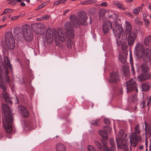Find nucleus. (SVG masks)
I'll list each match as a JSON object with an SVG mask.
<instances>
[{
  "label": "nucleus",
  "instance_id": "1",
  "mask_svg": "<svg viewBox=\"0 0 151 151\" xmlns=\"http://www.w3.org/2000/svg\"><path fill=\"white\" fill-rule=\"evenodd\" d=\"M64 27L66 33L65 35L61 29H58L57 31L55 29H53L55 41L56 44H58L59 40L62 42L65 41L68 42L70 38H73L74 37L73 30L71 24L69 22H67L65 24Z\"/></svg>",
  "mask_w": 151,
  "mask_h": 151
},
{
  "label": "nucleus",
  "instance_id": "2",
  "mask_svg": "<svg viewBox=\"0 0 151 151\" xmlns=\"http://www.w3.org/2000/svg\"><path fill=\"white\" fill-rule=\"evenodd\" d=\"M14 35L18 40H21L24 39L27 42H30L33 39L32 31L29 26L27 25H24L22 28L15 27L14 30Z\"/></svg>",
  "mask_w": 151,
  "mask_h": 151
},
{
  "label": "nucleus",
  "instance_id": "3",
  "mask_svg": "<svg viewBox=\"0 0 151 151\" xmlns=\"http://www.w3.org/2000/svg\"><path fill=\"white\" fill-rule=\"evenodd\" d=\"M2 110L4 116L3 120V126L6 132L9 133L12 130V114L9 107L6 104L2 105Z\"/></svg>",
  "mask_w": 151,
  "mask_h": 151
},
{
  "label": "nucleus",
  "instance_id": "4",
  "mask_svg": "<svg viewBox=\"0 0 151 151\" xmlns=\"http://www.w3.org/2000/svg\"><path fill=\"white\" fill-rule=\"evenodd\" d=\"M135 50V54L137 59H140L142 58L143 61L149 60L151 55V50L149 49L145 50L143 45L140 43H138L136 46Z\"/></svg>",
  "mask_w": 151,
  "mask_h": 151
},
{
  "label": "nucleus",
  "instance_id": "5",
  "mask_svg": "<svg viewBox=\"0 0 151 151\" xmlns=\"http://www.w3.org/2000/svg\"><path fill=\"white\" fill-rule=\"evenodd\" d=\"M127 136L126 134H124L122 129H120L117 136H116V140L117 146L120 149H124V151H131V146L127 142Z\"/></svg>",
  "mask_w": 151,
  "mask_h": 151
},
{
  "label": "nucleus",
  "instance_id": "6",
  "mask_svg": "<svg viewBox=\"0 0 151 151\" xmlns=\"http://www.w3.org/2000/svg\"><path fill=\"white\" fill-rule=\"evenodd\" d=\"M108 129H109V131H110V128L109 127L107 126H104V131L101 130L99 131V134L104 139H101V142L103 144V147H102L99 141H95V145L99 150H101L102 148L104 149V146H107L106 140L107 139V132L108 131Z\"/></svg>",
  "mask_w": 151,
  "mask_h": 151
},
{
  "label": "nucleus",
  "instance_id": "7",
  "mask_svg": "<svg viewBox=\"0 0 151 151\" xmlns=\"http://www.w3.org/2000/svg\"><path fill=\"white\" fill-rule=\"evenodd\" d=\"M141 131L140 129L139 124L136 125L135 127L134 131L129 136L130 142L132 146L135 147L136 146L137 142L140 140V136L138 135L140 134Z\"/></svg>",
  "mask_w": 151,
  "mask_h": 151
},
{
  "label": "nucleus",
  "instance_id": "8",
  "mask_svg": "<svg viewBox=\"0 0 151 151\" xmlns=\"http://www.w3.org/2000/svg\"><path fill=\"white\" fill-rule=\"evenodd\" d=\"M117 17V15L114 13L109 15V18L110 20L111 19V18L114 19L113 31L114 35L116 37H117V35L122 34V33L123 29L122 26L116 22Z\"/></svg>",
  "mask_w": 151,
  "mask_h": 151
},
{
  "label": "nucleus",
  "instance_id": "9",
  "mask_svg": "<svg viewBox=\"0 0 151 151\" xmlns=\"http://www.w3.org/2000/svg\"><path fill=\"white\" fill-rule=\"evenodd\" d=\"M6 44L10 50H13L15 47V41L14 37L12 33L10 32L6 33L5 36Z\"/></svg>",
  "mask_w": 151,
  "mask_h": 151
},
{
  "label": "nucleus",
  "instance_id": "10",
  "mask_svg": "<svg viewBox=\"0 0 151 151\" xmlns=\"http://www.w3.org/2000/svg\"><path fill=\"white\" fill-rule=\"evenodd\" d=\"M88 17L86 14L84 12H79L78 16L76 17V22L77 24H78L86 25L88 24L87 22Z\"/></svg>",
  "mask_w": 151,
  "mask_h": 151
},
{
  "label": "nucleus",
  "instance_id": "11",
  "mask_svg": "<svg viewBox=\"0 0 151 151\" xmlns=\"http://www.w3.org/2000/svg\"><path fill=\"white\" fill-rule=\"evenodd\" d=\"M142 74L138 77V80L140 82L147 80L150 77V75L147 73V68L145 64H142L141 67Z\"/></svg>",
  "mask_w": 151,
  "mask_h": 151
},
{
  "label": "nucleus",
  "instance_id": "12",
  "mask_svg": "<svg viewBox=\"0 0 151 151\" xmlns=\"http://www.w3.org/2000/svg\"><path fill=\"white\" fill-rule=\"evenodd\" d=\"M124 85L126 87L127 93L134 90L136 92H137L135 82L133 79H131L128 81L126 82Z\"/></svg>",
  "mask_w": 151,
  "mask_h": 151
},
{
  "label": "nucleus",
  "instance_id": "13",
  "mask_svg": "<svg viewBox=\"0 0 151 151\" xmlns=\"http://www.w3.org/2000/svg\"><path fill=\"white\" fill-rule=\"evenodd\" d=\"M145 145L146 149H147L148 146V141L147 138H150L151 136V123L149 124L146 122H145Z\"/></svg>",
  "mask_w": 151,
  "mask_h": 151
},
{
  "label": "nucleus",
  "instance_id": "14",
  "mask_svg": "<svg viewBox=\"0 0 151 151\" xmlns=\"http://www.w3.org/2000/svg\"><path fill=\"white\" fill-rule=\"evenodd\" d=\"M137 37L135 32L132 31L129 33L127 38V42L129 45L132 46L133 45Z\"/></svg>",
  "mask_w": 151,
  "mask_h": 151
},
{
  "label": "nucleus",
  "instance_id": "15",
  "mask_svg": "<svg viewBox=\"0 0 151 151\" xmlns=\"http://www.w3.org/2000/svg\"><path fill=\"white\" fill-rule=\"evenodd\" d=\"M119 80V76L117 72L113 71L110 74L109 81L111 83H116Z\"/></svg>",
  "mask_w": 151,
  "mask_h": 151
},
{
  "label": "nucleus",
  "instance_id": "16",
  "mask_svg": "<svg viewBox=\"0 0 151 151\" xmlns=\"http://www.w3.org/2000/svg\"><path fill=\"white\" fill-rule=\"evenodd\" d=\"M117 37H118L116 39V43L118 45H121L126 42L127 37L124 33L117 35Z\"/></svg>",
  "mask_w": 151,
  "mask_h": 151
},
{
  "label": "nucleus",
  "instance_id": "17",
  "mask_svg": "<svg viewBox=\"0 0 151 151\" xmlns=\"http://www.w3.org/2000/svg\"><path fill=\"white\" fill-rule=\"evenodd\" d=\"M46 42L49 43H52L53 40V34L52 30L48 29L47 30L46 34Z\"/></svg>",
  "mask_w": 151,
  "mask_h": 151
},
{
  "label": "nucleus",
  "instance_id": "18",
  "mask_svg": "<svg viewBox=\"0 0 151 151\" xmlns=\"http://www.w3.org/2000/svg\"><path fill=\"white\" fill-rule=\"evenodd\" d=\"M112 28V24L109 20L105 22L103 24V30L104 33H107Z\"/></svg>",
  "mask_w": 151,
  "mask_h": 151
},
{
  "label": "nucleus",
  "instance_id": "19",
  "mask_svg": "<svg viewBox=\"0 0 151 151\" xmlns=\"http://www.w3.org/2000/svg\"><path fill=\"white\" fill-rule=\"evenodd\" d=\"M109 142L111 147L109 148L107 146H104L103 149L104 151H116L114 139L112 138L110 139Z\"/></svg>",
  "mask_w": 151,
  "mask_h": 151
},
{
  "label": "nucleus",
  "instance_id": "20",
  "mask_svg": "<svg viewBox=\"0 0 151 151\" xmlns=\"http://www.w3.org/2000/svg\"><path fill=\"white\" fill-rule=\"evenodd\" d=\"M19 112L24 117H27L29 116V113L27 109L24 107L19 106L18 107Z\"/></svg>",
  "mask_w": 151,
  "mask_h": 151
},
{
  "label": "nucleus",
  "instance_id": "21",
  "mask_svg": "<svg viewBox=\"0 0 151 151\" xmlns=\"http://www.w3.org/2000/svg\"><path fill=\"white\" fill-rule=\"evenodd\" d=\"M150 102H151V98L150 97H147L142 103L140 104V107L142 108L146 106H147Z\"/></svg>",
  "mask_w": 151,
  "mask_h": 151
},
{
  "label": "nucleus",
  "instance_id": "22",
  "mask_svg": "<svg viewBox=\"0 0 151 151\" xmlns=\"http://www.w3.org/2000/svg\"><path fill=\"white\" fill-rule=\"evenodd\" d=\"M56 151H65V148L64 145L61 143H59L56 145Z\"/></svg>",
  "mask_w": 151,
  "mask_h": 151
},
{
  "label": "nucleus",
  "instance_id": "23",
  "mask_svg": "<svg viewBox=\"0 0 151 151\" xmlns=\"http://www.w3.org/2000/svg\"><path fill=\"white\" fill-rule=\"evenodd\" d=\"M142 87L143 91H147L150 88V84L148 83H143L142 84Z\"/></svg>",
  "mask_w": 151,
  "mask_h": 151
},
{
  "label": "nucleus",
  "instance_id": "24",
  "mask_svg": "<svg viewBox=\"0 0 151 151\" xmlns=\"http://www.w3.org/2000/svg\"><path fill=\"white\" fill-rule=\"evenodd\" d=\"M144 43L147 46H150L151 45V36L150 35L146 37L144 40Z\"/></svg>",
  "mask_w": 151,
  "mask_h": 151
},
{
  "label": "nucleus",
  "instance_id": "25",
  "mask_svg": "<svg viewBox=\"0 0 151 151\" xmlns=\"http://www.w3.org/2000/svg\"><path fill=\"white\" fill-rule=\"evenodd\" d=\"M122 71L124 76H126L127 77H129V72L127 67L126 66L123 67Z\"/></svg>",
  "mask_w": 151,
  "mask_h": 151
},
{
  "label": "nucleus",
  "instance_id": "26",
  "mask_svg": "<svg viewBox=\"0 0 151 151\" xmlns=\"http://www.w3.org/2000/svg\"><path fill=\"white\" fill-rule=\"evenodd\" d=\"M129 101L130 103L132 102L133 103H135L137 101V99L136 95H131L129 98Z\"/></svg>",
  "mask_w": 151,
  "mask_h": 151
},
{
  "label": "nucleus",
  "instance_id": "27",
  "mask_svg": "<svg viewBox=\"0 0 151 151\" xmlns=\"http://www.w3.org/2000/svg\"><path fill=\"white\" fill-rule=\"evenodd\" d=\"M126 32L127 33H129L132 29V26L130 23L128 22H126Z\"/></svg>",
  "mask_w": 151,
  "mask_h": 151
},
{
  "label": "nucleus",
  "instance_id": "28",
  "mask_svg": "<svg viewBox=\"0 0 151 151\" xmlns=\"http://www.w3.org/2000/svg\"><path fill=\"white\" fill-rule=\"evenodd\" d=\"M129 61H130V64L131 66L132 71V72L133 74L134 75L135 74L134 69L133 67V59L131 52H130V54Z\"/></svg>",
  "mask_w": 151,
  "mask_h": 151
},
{
  "label": "nucleus",
  "instance_id": "29",
  "mask_svg": "<svg viewBox=\"0 0 151 151\" xmlns=\"http://www.w3.org/2000/svg\"><path fill=\"white\" fill-rule=\"evenodd\" d=\"M106 13V11L105 10L103 9L101 10L99 12V16L100 19H101L102 18H103L104 15Z\"/></svg>",
  "mask_w": 151,
  "mask_h": 151
},
{
  "label": "nucleus",
  "instance_id": "30",
  "mask_svg": "<svg viewBox=\"0 0 151 151\" xmlns=\"http://www.w3.org/2000/svg\"><path fill=\"white\" fill-rule=\"evenodd\" d=\"M114 4L118 8L121 9L125 10V9L124 7L121 3L117 1H115L114 2Z\"/></svg>",
  "mask_w": 151,
  "mask_h": 151
},
{
  "label": "nucleus",
  "instance_id": "31",
  "mask_svg": "<svg viewBox=\"0 0 151 151\" xmlns=\"http://www.w3.org/2000/svg\"><path fill=\"white\" fill-rule=\"evenodd\" d=\"M70 19L71 22L73 23L74 27L76 26V16L75 15H71L70 17Z\"/></svg>",
  "mask_w": 151,
  "mask_h": 151
},
{
  "label": "nucleus",
  "instance_id": "32",
  "mask_svg": "<svg viewBox=\"0 0 151 151\" xmlns=\"http://www.w3.org/2000/svg\"><path fill=\"white\" fill-rule=\"evenodd\" d=\"M93 2V0H88L82 1L81 4L84 5H87L90 4Z\"/></svg>",
  "mask_w": 151,
  "mask_h": 151
},
{
  "label": "nucleus",
  "instance_id": "33",
  "mask_svg": "<svg viewBox=\"0 0 151 151\" xmlns=\"http://www.w3.org/2000/svg\"><path fill=\"white\" fill-rule=\"evenodd\" d=\"M135 23L138 25H141L143 24V22H142L140 19L138 17H137L134 20Z\"/></svg>",
  "mask_w": 151,
  "mask_h": 151
},
{
  "label": "nucleus",
  "instance_id": "34",
  "mask_svg": "<svg viewBox=\"0 0 151 151\" xmlns=\"http://www.w3.org/2000/svg\"><path fill=\"white\" fill-rule=\"evenodd\" d=\"M119 59L120 61L122 63H124L126 62V58L125 55L123 56L122 55H119Z\"/></svg>",
  "mask_w": 151,
  "mask_h": 151
},
{
  "label": "nucleus",
  "instance_id": "35",
  "mask_svg": "<svg viewBox=\"0 0 151 151\" xmlns=\"http://www.w3.org/2000/svg\"><path fill=\"white\" fill-rule=\"evenodd\" d=\"M7 1H9L7 4L10 5H14L17 3V0H7Z\"/></svg>",
  "mask_w": 151,
  "mask_h": 151
},
{
  "label": "nucleus",
  "instance_id": "36",
  "mask_svg": "<svg viewBox=\"0 0 151 151\" xmlns=\"http://www.w3.org/2000/svg\"><path fill=\"white\" fill-rule=\"evenodd\" d=\"M12 12V11L10 9H5L4 12L0 14L1 15H2L5 14L7 13H11Z\"/></svg>",
  "mask_w": 151,
  "mask_h": 151
},
{
  "label": "nucleus",
  "instance_id": "37",
  "mask_svg": "<svg viewBox=\"0 0 151 151\" xmlns=\"http://www.w3.org/2000/svg\"><path fill=\"white\" fill-rule=\"evenodd\" d=\"M122 45V50H125L127 48L128 46L126 42Z\"/></svg>",
  "mask_w": 151,
  "mask_h": 151
},
{
  "label": "nucleus",
  "instance_id": "38",
  "mask_svg": "<svg viewBox=\"0 0 151 151\" xmlns=\"http://www.w3.org/2000/svg\"><path fill=\"white\" fill-rule=\"evenodd\" d=\"M88 151H96L94 148L91 145H89L87 147Z\"/></svg>",
  "mask_w": 151,
  "mask_h": 151
},
{
  "label": "nucleus",
  "instance_id": "39",
  "mask_svg": "<svg viewBox=\"0 0 151 151\" xmlns=\"http://www.w3.org/2000/svg\"><path fill=\"white\" fill-rule=\"evenodd\" d=\"M143 20L145 21V26L147 27H149L150 23V21L147 19H144Z\"/></svg>",
  "mask_w": 151,
  "mask_h": 151
},
{
  "label": "nucleus",
  "instance_id": "40",
  "mask_svg": "<svg viewBox=\"0 0 151 151\" xmlns=\"http://www.w3.org/2000/svg\"><path fill=\"white\" fill-rule=\"evenodd\" d=\"M143 16V19H145L147 16L148 14L147 12H143L142 14Z\"/></svg>",
  "mask_w": 151,
  "mask_h": 151
},
{
  "label": "nucleus",
  "instance_id": "41",
  "mask_svg": "<svg viewBox=\"0 0 151 151\" xmlns=\"http://www.w3.org/2000/svg\"><path fill=\"white\" fill-rule=\"evenodd\" d=\"M21 15H19V16H18L12 17L11 18V20L12 21L15 20L17 19H18L20 17H21Z\"/></svg>",
  "mask_w": 151,
  "mask_h": 151
},
{
  "label": "nucleus",
  "instance_id": "42",
  "mask_svg": "<svg viewBox=\"0 0 151 151\" xmlns=\"http://www.w3.org/2000/svg\"><path fill=\"white\" fill-rule=\"evenodd\" d=\"M98 121V120L96 119L94 121L93 120V122L92 123V124H93L94 125L98 126L99 125Z\"/></svg>",
  "mask_w": 151,
  "mask_h": 151
},
{
  "label": "nucleus",
  "instance_id": "43",
  "mask_svg": "<svg viewBox=\"0 0 151 151\" xmlns=\"http://www.w3.org/2000/svg\"><path fill=\"white\" fill-rule=\"evenodd\" d=\"M133 12L134 15H137L139 13V12L138 11L137 9H133Z\"/></svg>",
  "mask_w": 151,
  "mask_h": 151
},
{
  "label": "nucleus",
  "instance_id": "44",
  "mask_svg": "<svg viewBox=\"0 0 151 151\" xmlns=\"http://www.w3.org/2000/svg\"><path fill=\"white\" fill-rule=\"evenodd\" d=\"M107 5V3L106 2H103L99 5V6H106Z\"/></svg>",
  "mask_w": 151,
  "mask_h": 151
},
{
  "label": "nucleus",
  "instance_id": "45",
  "mask_svg": "<svg viewBox=\"0 0 151 151\" xmlns=\"http://www.w3.org/2000/svg\"><path fill=\"white\" fill-rule=\"evenodd\" d=\"M104 122L106 124H109L110 123L109 120L108 119H105L104 120Z\"/></svg>",
  "mask_w": 151,
  "mask_h": 151
},
{
  "label": "nucleus",
  "instance_id": "46",
  "mask_svg": "<svg viewBox=\"0 0 151 151\" xmlns=\"http://www.w3.org/2000/svg\"><path fill=\"white\" fill-rule=\"evenodd\" d=\"M60 3L59 2V0L58 1H57L53 3V6H57L58 4H60Z\"/></svg>",
  "mask_w": 151,
  "mask_h": 151
},
{
  "label": "nucleus",
  "instance_id": "47",
  "mask_svg": "<svg viewBox=\"0 0 151 151\" xmlns=\"http://www.w3.org/2000/svg\"><path fill=\"white\" fill-rule=\"evenodd\" d=\"M66 0H59V3H60V4H63V3H64L66 1Z\"/></svg>",
  "mask_w": 151,
  "mask_h": 151
},
{
  "label": "nucleus",
  "instance_id": "48",
  "mask_svg": "<svg viewBox=\"0 0 151 151\" xmlns=\"http://www.w3.org/2000/svg\"><path fill=\"white\" fill-rule=\"evenodd\" d=\"M42 17L45 19H48L49 18V17L48 15L43 16Z\"/></svg>",
  "mask_w": 151,
  "mask_h": 151
},
{
  "label": "nucleus",
  "instance_id": "49",
  "mask_svg": "<svg viewBox=\"0 0 151 151\" xmlns=\"http://www.w3.org/2000/svg\"><path fill=\"white\" fill-rule=\"evenodd\" d=\"M7 18V16H4L2 19V22H4L5 20Z\"/></svg>",
  "mask_w": 151,
  "mask_h": 151
},
{
  "label": "nucleus",
  "instance_id": "50",
  "mask_svg": "<svg viewBox=\"0 0 151 151\" xmlns=\"http://www.w3.org/2000/svg\"><path fill=\"white\" fill-rule=\"evenodd\" d=\"M137 9V10L139 12L140 11L141 12L142 11V7L141 6L138 8Z\"/></svg>",
  "mask_w": 151,
  "mask_h": 151
},
{
  "label": "nucleus",
  "instance_id": "51",
  "mask_svg": "<svg viewBox=\"0 0 151 151\" xmlns=\"http://www.w3.org/2000/svg\"><path fill=\"white\" fill-rule=\"evenodd\" d=\"M43 6L42 5V4H41V5H39L38 8H37V9H41L42 8V7H43Z\"/></svg>",
  "mask_w": 151,
  "mask_h": 151
},
{
  "label": "nucleus",
  "instance_id": "52",
  "mask_svg": "<svg viewBox=\"0 0 151 151\" xmlns=\"http://www.w3.org/2000/svg\"><path fill=\"white\" fill-rule=\"evenodd\" d=\"M69 9H67L63 13V15L64 16H65V14L67 13L68 12H69Z\"/></svg>",
  "mask_w": 151,
  "mask_h": 151
},
{
  "label": "nucleus",
  "instance_id": "53",
  "mask_svg": "<svg viewBox=\"0 0 151 151\" xmlns=\"http://www.w3.org/2000/svg\"><path fill=\"white\" fill-rule=\"evenodd\" d=\"M47 4L46 2V1L44 2L42 4V5L44 7Z\"/></svg>",
  "mask_w": 151,
  "mask_h": 151
},
{
  "label": "nucleus",
  "instance_id": "54",
  "mask_svg": "<svg viewBox=\"0 0 151 151\" xmlns=\"http://www.w3.org/2000/svg\"><path fill=\"white\" fill-rule=\"evenodd\" d=\"M22 6H25V4L23 2H22L20 4Z\"/></svg>",
  "mask_w": 151,
  "mask_h": 151
},
{
  "label": "nucleus",
  "instance_id": "55",
  "mask_svg": "<svg viewBox=\"0 0 151 151\" xmlns=\"http://www.w3.org/2000/svg\"><path fill=\"white\" fill-rule=\"evenodd\" d=\"M16 103L18 104L19 103V101L17 97H16Z\"/></svg>",
  "mask_w": 151,
  "mask_h": 151
},
{
  "label": "nucleus",
  "instance_id": "56",
  "mask_svg": "<svg viewBox=\"0 0 151 151\" xmlns=\"http://www.w3.org/2000/svg\"><path fill=\"white\" fill-rule=\"evenodd\" d=\"M6 16H7V18H10L11 17V15L9 14H7Z\"/></svg>",
  "mask_w": 151,
  "mask_h": 151
},
{
  "label": "nucleus",
  "instance_id": "57",
  "mask_svg": "<svg viewBox=\"0 0 151 151\" xmlns=\"http://www.w3.org/2000/svg\"><path fill=\"white\" fill-rule=\"evenodd\" d=\"M6 25H7V24H4V25H3L1 26H0V27H4L5 26H6Z\"/></svg>",
  "mask_w": 151,
  "mask_h": 151
},
{
  "label": "nucleus",
  "instance_id": "58",
  "mask_svg": "<svg viewBox=\"0 0 151 151\" xmlns=\"http://www.w3.org/2000/svg\"><path fill=\"white\" fill-rule=\"evenodd\" d=\"M17 2H20L22 1V0H17Z\"/></svg>",
  "mask_w": 151,
  "mask_h": 151
},
{
  "label": "nucleus",
  "instance_id": "59",
  "mask_svg": "<svg viewBox=\"0 0 151 151\" xmlns=\"http://www.w3.org/2000/svg\"><path fill=\"white\" fill-rule=\"evenodd\" d=\"M119 93L120 94H122L123 93V92L122 90L120 91Z\"/></svg>",
  "mask_w": 151,
  "mask_h": 151
},
{
  "label": "nucleus",
  "instance_id": "60",
  "mask_svg": "<svg viewBox=\"0 0 151 151\" xmlns=\"http://www.w3.org/2000/svg\"><path fill=\"white\" fill-rule=\"evenodd\" d=\"M133 0H127V1L128 2H132Z\"/></svg>",
  "mask_w": 151,
  "mask_h": 151
},
{
  "label": "nucleus",
  "instance_id": "61",
  "mask_svg": "<svg viewBox=\"0 0 151 151\" xmlns=\"http://www.w3.org/2000/svg\"><path fill=\"white\" fill-rule=\"evenodd\" d=\"M149 8L150 9V10L151 11V4H150V5H149Z\"/></svg>",
  "mask_w": 151,
  "mask_h": 151
},
{
  "label": "nucleus",
  "instance_id": "62",
  "mask_svg": "<svg viewBox=\"0 0 151 151\" xmlns=\"http://www.w3.org/2000/svg\"><path fill=\"white\" fill-rule=\"evenodd\" d=\"M37 25L36 24H34L33 25H32V27H33L34 26V27H36V26H37Z\"/></svg>",
  "mask_w": 151,
  "mask_h": 151
},
{
  "label": "nucleus",
  "instance_id": "63",
  "mask_svg": "<svg viewBox=\"0 0 151 151\" xmlns=\"http://www.w3.org/2000/svg\"><path fill=\"white\" fill-rule=\"evenodd\" d=\"M27 3H29L30 2V0H26Z\"/></svg>",
  "mask_w": 151,
  "mask_h": 151
},
{
  "label": "nucleus",
  "instance_id": "64",
  "mask_svg": "<svg viewBox=\"0 0 151 151\" xmlns=\"http://www.w3.org/2000/svg\"><path fill=\"white\" fill-rule=\"evenodd\" d=\"M50 1H46V3H47V4Z\"/></svg>",
  "mask_w": 151,
  "mask_h": 151
}]
</instances>
